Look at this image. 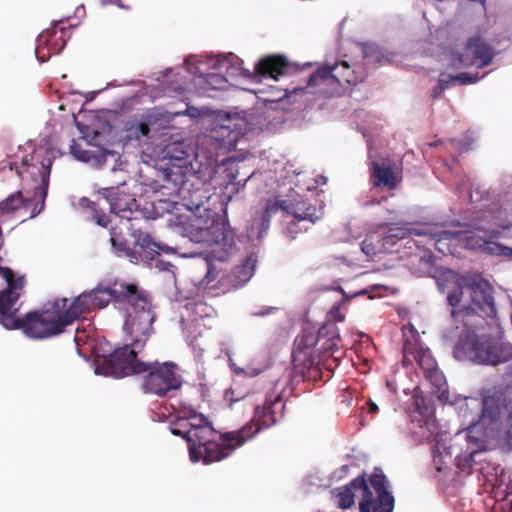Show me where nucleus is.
<instances>
[{
	"label": "nucleus",
	"instance_id": "obj_37",
	"mask_svg": "<svg viewBox=\"0 0 512 512\" xmlns=\"http://www.w3.org/2000/svg\"><path fill=\"white\" fill-rule=\"evenodd\" d=\"M78 204L80 207H83V208H90L93 212V220L96 221V223L99 225V226H102V227H107L108 225V222H109V219L106 215H100L95 207V203L94 202H91L88 198H80L79 201H78Z\"/></svg>",
	"mask_w": 512,
	"mask_h": 512
},
{
	"label": "nucleus",
	"instance_id": "obj_14",
	"mask_svg": "<svg viewBox=\"0 0 512 512\" xmlns=\"http://www.w3.org/2000/svg\"><path fill=\"white\" fill-rule=\"evenodd\" d=\"M360 512H392L394 497L388 491L387 481L382 473H374L360 487Z\"/></svg>",
	"mask_w": 512,
	"mask_h": 512
},
{
	"label": "nucleus",
	"instance_id": "obj_45",
	"mask_svg": "<svg viewBox=\"0 0 512 512\" xmlns=\"http://www.w3.org/2000/svg\"><path fill=\"white\" fill-rule=\"evenodd\" d=\"M369 411L372 413H376L378 411V406L372 401L369 402Z\"/></svg>",
	"mask_w": 512,
	"mask_h": 512
},
{
	"label": "nucleus",
	"instance_id": "obj_9",
	"mask_svg": "<svg viewBox=\"0 0 512 512\" xmlns=\"http://www.w3.org/2000/svg\"><path fill=\"white\" fill-rule=\"evenodd\" d=\"M472 325L464 322L462 326L445 329L443 333L447 340L457 339L453 355L458 361L497 366L512 358L511 343L501 337L480 333Z\"/></svg>",
	"mask_w": 512,
	"mask_h": 512
},
{
	"label": "nucleus",
	"instance_id": "obj_28",
	"mask_svg": "<svg viewBox=\"0 0 512 512\" xmlns=\"http://www.w3.org/2000/svg\"><path fill=\"white\" fill-rule=\"evenodd\" d=\"M421 427L425 428L430 436L435 437L436 440V453L437 457H441L443 453L445 456H452L456 453V456L459 455L458 452L454 450L452 446H446L444 435H442L438 429L437 421L434 417H428L423 421V425Z\"/></svg>",
	"mask_w": 512,
	"mask_h": 512
},
{
	"label": "nucleus",
	"instance_id": "obj_4",
	"mask_svg": "<svg viewBox=\"0 0 512 512\" xmlns=\"http://www.w3.org/2000/svg\"><path fill=\"white\" fill-rule=\"evenodd\" d=\"M190 211L179 233L191 242L205 243L212 248L213 257L225 261L237 251V245L228 221L218 212L205 206L211 199L205 184L191 188L186 195H179Z\"/></svg>",
	"mask_w": 512,
	"mask_h": 512
},
{
	"label": "nucleus",
	"instance_id": "obj_12",
	"mask_svg": "<svg viewBox=\"0 0 512 512\" xmlns=\"http://www.w3.org/2000/svg\"><path fill=\"white\" fill-rule=\"evenodd\" d=\"M278 213L293 215L300 221L307 220L311 223H315L323 215L321 208L305 201L293 204L279 197L268 198L254 210L247 225L245 239L249 246L255 248L258 245L269 229L270 219Z\"/></svg>",
	"mask_w": 512,
	"mask_h": 512
},
{
	"label": "nucleus",
	"instance_id": "obj_19",
	"mask_svg": "<svg viewBox=\"0 0 512 512\" xmlns=\"http://www.w3.org/2000/svg\"><path fill=\"white\" fill-rule=\"evenodd\" d=\"M104 202L109 206L110 212L123 220H132L133 214L138 211L136 200L128 194H117L114 188H103Z\"/></svg>",
	"mask_w": 512,
	"mask_h": 512
},
{
	"label": "nucleus",
	"instance_id": "obj_30",
	"mask_svg": "<svg viewBox=\"0 0 512 512\" xmlns=\"http://www.w3.org/2000/svg\"><path fill=\"white\" fill-rule=\"evenodd\" d=\"M183 308L187 312V316L191 317L192 322L215 315L214 308L202 301H188Z\"/></svg>",
	"mask_w": 512,
	"mask_h": 512
},
{
	"label": "nucleus",
	"instance_id": "obj_41",
	"mask_svg": "<svg viewBox=\"0 0 512 512\" xmlns=\"http://www.w3.org/2000/svg\"><path fill=\"white\" fill-rule=\"evenodd\" d=\"M204 265L206 267V275H205L204 279H202L199 282V286H201V287L208 286L213 280L216 279L215 268L210 267V265L207 262H205Z\"/></svg>",
	"mask_w": 512,
	"mask_h": 512
},
{
	"label": "nucleus",
	"instance_id": "obj_10",
	"mask_svg": "<svg viewBox=\"0 0 512 512\" xmlns=\"http://www.w3.org/2000/svg\"><path fill=\"white\" fill-rule=\"evenodd\" d=\"M491 208L492 202L476 206L471 212L470 217L464 222L463 226L466 230L463 231L448 230L435 224L408 228V233L429 237L435 248L443 254L452 253V245L454 244H461L466 249L483 253L481 249L471 247L470 242L476 239L488 240V233L478 230L474 225V221L477 220L484 223L485 220H490L491 214L489 210Z\"/></svg>",
	"mask_w": 512,
	"mask_h": 512
},
{
	"label": "nucleus",
	"instance_id": "obj_7",
	"mask_svg": "<svg viewBox=\"0 0 512 512\" xmlns=\"http://www.w3.org/2000/svg\"><path fill=\"white\" fill-rule=\"evenodd\" d=\"M92 308H103L113 299L124 317V331L134 347H141L152 333L154 314L146 295L134 284L116 281L111 286L88 292Z\"/></svg>",
	"mask_w": 512,
	"mask_h": 512
},
{
	"label": "nucleus",
	"instance_id": "obj_49",
	"mask_svg": "<svg viewBox=\"0 0 512 512\" xmlns=\"http://www.w3.org/2000/svg\"><path fill=\"white\" fill-rule=\"evenodd\" d=\"M341 470L346 473V471L348 470V466L347 465H343L341 467Z\"/></svg>",
	"mask_w": 512,
	"mask_h": 512
},
{
	"label": "nucleus",
	"instance_id": "obj_2",
	"mask_svg": "<svg viewBox=\"0 0 512 512\" xmlns=\"http://www.w3.org/2000/svg\"><path fill=\"white\" fill-rule=\"evenodd\" d=\"M243 119L218 112L209 131L196 140L186 139L168 143L163 149L165 167L163 178L171 182L178 195H186L191 188L205 184V170L209 169L212 159L220 153L235 148L240 137L246 131Z\"/></svg>",
	"mask_w": 512,
	"mask_h": 512
},
{
	"label": "nucleus",
	"instance_id": "obj_42",
	"mask_svg": "<svg viewBox=\"0 0 512 512\" xmlns=\"http://www.w3.org/2000/svg\"><path fill=\"white\" fill-rule=\"evenodd\" d=\"M88 334L85 330H80L78 327L75 332L74 341L77 347H79L82 343L85 342Z\"/></svg>",
	"mask_w": 512,
	"mask_h": 512
},
{
	"label": "nucleus",
	"instance_id": "obj_15",
	"mask_svg": "<svg viewBox=\"0 0 512 512\" xmlns=\"http://www.w3.org/2000/svg\"><path fill=\"white\" fill-rule=\"evenodd\" d=\"M135 241V249L138 251V256H140V262H145L148 265L155 264V267L160 271L167 270L168 266H171L168 263H164L160 261L158 258H155V255H158L159 251H163L165 253H178L182 257H194L197 253H182L179 251L178 247H172L167 244H161L154 242L149 234L143 231H137L133 234Z\"/></svg>",
	"mask_w": 512,
	"mask_h": 512
},
{
	"label": "nucleus",
	"instance_id": "obj_39",
	"mask_svg": "<svg viewBox=\"0 0 512 512\" xmlns=\"http://www.w3.org/2000/svg\"><path fill=\"white\" fill-rule=\"evenodd\" d=\"M177 76H178V73H176L173 69H169L166 71L165 75L163 76L164 77L163 82H170L169 83L170 89L172 91H176L180 94L182 90L186 89V86L183 82L182 77L180 79L176 78L175 80L170 81V79L172 77H177Z\"/></svg>",
	"mask_w": 512,
	"mask_h": 512
},
{
	"label": "nucleus",
	"instance_id": "obj_31",
	"mask_svg": "<svg viewBox=\"0 0 512 512\" xmlns=\"http://www.w3.org/2000/svg\"><path fill=\"white\" fill-rule=\"evenodd\" d=\"M229 365L236 375L247 377H256L266 369V365L261 363L257 358L251 359L250 362L244 366L237 365L229 358Z\"/></svg>",
	"mask_w": 512,
	"mask_h": 512
},
{
	"label": "nucleus",
	"instance_id": "obj_6",
	"mask_svg": "<svg viewBox=\"0 0 512 512\" xmlns=\"http://www.w3.org/2000/svg\"><path fill=\"white\" fill-rule=\"evenodd\" d=\"M0 276L7 283V288L0 291V323L6 329H22L27 337L34 339L48 338L64 330L66 324L60 308L66 307V298L56 300L52 309L29 313L20 319L15 306L25 286L24 277L16 276L9 268H0Z\"/></svg>",
	"mask_w": 512,
	"mask_h": 512
},
{
	"label": "nucleus",
	"instance_id": "obj_44",
	"mask_svg": "<svg viewBox=\"0 0 512 512\" xmlns=\"http://www.w3.org/2000/svg\"><path fill=\"white\" fill-rule=\"evenodd\" d=\"M103 4H114L117 5L119 8H124V6L121 4L120 0H102Z\"/></svg>",
	"mask_w": 512,
	"mask_h": 512
},
{
	"label": "nucleus",
	"instance_id": "obj_25",
	"mask_svg": "<svg viewBox=\"0 0 512 512\" xmlns=\"http://www.w3.org/2000/svg\"><path fill=\"white\" fill-rule=\"evenodd\" d=\"M365 479L357 477L347 486L338 488L334 491V499L337 506L341 509H348L355 503V498H361L360 487H364Z\"/></svg>",
	"mask_w": 512,
	"mask_h": 512
},
{
	"label": "nucleus",
	"instance_id": "obj_29",
	"mask_svg": "<svg viewBox=\"0 0 512 512\" xmlns=\"http://www.w3.org/2000/svg\"><path fill=\"white\" fill-rule=\"evenodd\" d=\"M257 264V253L252 250L244 262L238 266L232 275V283L234 286H242L253 276Z\"/></svg>",
	"mask_w": 512,
	"mask_h": 512
},
{
	"label": "nucleus",
	"instance_id": "obj_36",
	"mask_svg": "<svg viewBox=\"0 0 512 512\" xmlns=\"http://www.w3.org/2000/svg\"><path fill=\"white\" fill-rule=\"evenodd\" d=\"M472 186L468 183L467 179L462 180L457 184V191L462 196L464 193H468V196L472 203H476L478 201H481L484 199V196L486 195L488 197V193L485 191L480 190L479 188L472 189L471 191H468Z\"/></svg>",
	"mask_w": 512,
	"mask_h": 512
},
{
	"label": "nucleus",
	"instance_id": "obj_17",
	"mask_svg": "<svg viewBox=\"0 0 512 512\" xmlns=\"http://www.w3.org/2000/svg\"><path fill=\"white\" fill-rule=\"evenodd\" d=\"M73 157L79 161L89 164L92 167L109 166L115 174H123L120 167V155L118 152L103 149L100 147L84 148L79 143H73L70 149Z\"/></svg>",
	"mask_w": 512,
	"mask_h": 512
},
{
	"label": "nucleus",
	"instance_id": "obj_20",
	"mask_svg": "<svg viewBox=\"0 0 512 512\" xmlns=\"http://www.w3.org/2000/svg\"><path fill=\"white\" fill-rule=\"evenodd\" d=\"M320 350H323L322 355L317 357H310L308 364H305L308 370L309 377H316V373L320 371L321 365H323L328 371L332 369V363H335L338 357L335 353L340 351V339L333 337L328 340H322L320 343Z\"/></svg>",
	"mask_w": 512,
	"mask_h": 512
},
{
	"label": "nucleus",
	"instance_id": "obj_40",
	"mask_svg": "<svg viewBox=\"0 0 512 512\" xmlns=\"http://www.w3.org/2000/svg\"><path fill=\"white\" fill-rule=\"evenodd\" d=\"M495 446H500L503 449L512 450V412L509 416V423L502 433V437L499 438Z\"/></svg>",
	"mask_w": 512,
	"mask_h": 512
},
{
	"label": "nucleus",
	"instance_id": "obj_3",
	"mask_svg": "<svg viewBox=\"0 0 512 512\" xmlns=\"http://www.w3.org/2000/svg\"><path fill=\"white\" fill-rule=\"evenodd\" d=\"M283 408L280 396L263 406H256L251 421L238 431L222 434L220 443L214 440V430L207 419L191 409L177 419L171 427V433L187 440L192 462L202 460L204 464H210L230 456L237 447L253 438L260 430L275 424L277 410Z\"/></svg>",
	"mask_w": 512,
	"mask_h": 512
},
{
	"label": "nucleus",
	"instance_id": "obj_24",
	"mask_svg": "<svg viewBox=\"0 0 512 512\" xmlns=\"http://www.w3.org/2000/svg\"><path fill=\"white\" fill-rule=\"evenodd\" d=\"M404 360H415L423 371L431 370L437 365L430 349L418 341L407 340L403 345Z\"/></svg>",
	"mask_w": 512,
	"mask_h": 512
},
{
	"label": "nucleus",
	"instance_id": "obj_33",
	"mask_svg": "<svg viewBox=\"0 0 512 512\" xmlns=\"http://www.w3.org/2000/svg\"><path fill=\"white\" fill-rule=\"evenodd\" d=\"M322 340V337L316 339L315 336L312 334L305 335L300 339L297 338L295 341L296 349L293 354L294 362L297 363L299 361L304 360L308 356V352L306 350L309 349L314 344L320 345Z\"/></svg>",
	"mask_w": 512,
	"mask_h": 512
},
{
	"label": "nucleus",
	"instance_id": "obj_32",
	"mask_svg": "<svg viewBox=\"0 0 512 512\" xmlns=\"http://www.w3.org/2000/svg\"><path fill=\"white\" fill-rule=\"evenodd\" d=\"M126 138L128 140H138L140 141L142 138H146L149 134V119L137 120L133 119L128 121L125 125Z\"/></svg>",
	"mask_w": 512,
	"mask_h": 512
},
{
	"label": "nucleus",
	"instance_id": "obj_43",
	"mask_svg": "<svg viewBox=\"0 0 512 512\" xmlns=\"http://www.w3.org/2000/svg\"><path fill=\"white\" fill-rule=\"evenodd\" d=\"M75 15L77 18H83L85 16L84 6H79L75 10Z\"/></svg>",
	"mask_w": 512,
	"mask_h": 512
},
{
	"label": "nucleus",
	"instance_id": "obj_27",
	"mask_svg": "<svg viewBox=\"0 0 512 512\" xmlns=\"http://www.w3.org/2000/svg\"><path fill=\"white\" fill-rule=\"evenodd\" d=\"M484 74L481 76H478V74L473 73H459L457 75H451V74H445L442 73L439 77L438 85L433 90V96L440 97L442 92L449 87L450 84L452 85H466L477 82L479 79L483 78Z\"/></svg>",
	"mask_w": 512,
	"mask_h": 512
},
{
	"label": "nucleus",
	"instance_id": "obj_8",
	"mask_svg": "<svg viewBox=\"0 0 512 512\" xmlns=\"http://www.w3.org/2000/svg\"><path fill=\"white\" fill-rule=\"evenodd\" d=\"M134 347V341L123 347L116 348L112 354L103 360L102 364L95 366L96 375L114 376L121 378L129 375H137L145 372L149 374L144 380L146 392L159 396L180 387L179 376L175 373L173 363H163L152 367L151 364L137 358V353L144 347Z\"/></svg>",
	"mask_w": 512,
	"mask_h": 512
},
{
	"label": "nucleus",
	"instance_id": "obj_21",
	"mask_svg": "<svg viewBox=\"0 0 512 512\" xmlns=\"http://www.w3.org/2000/svg\"><path fill=\"white\" fill-rule=\"evenodd\" d=\"M371 180L374 186L385 187L388 189L395 188L397 184V176L393 161L389 158H378L372 160Z\"/></svg>",
	"mask_w": 512,
	"mask_h": 512
},
{
	"label": "nucleus",
	"instance_id": "obj_38",
	"mask_svg": "<svg viewBox=\"0 0 512 512\" xmlns=\"http://www.w3.org/2000/svg\"><path fill=\"white\" fill-rule=\"evenodd\" d=\"M204 112L196 107L193 106H186L185 110H177V111H167L163 117H165L167 120H172L176 116L180 115H188L191 118H198L201 117Z\"/></svg>",
	"mask_w": 512,
	"mask_h": 512
},
{
	"label": "nucleus",
	"instance_id": "obj_48",
	"mask_svg": "<svg viewBox=\"0 0 512 512\" xmlns=\"http://www.w3.org/2000/svg\"><path fill=\"white\" fill-rule=\"evenodd\" d=\"M320 180H321V184H325L326 183V178L325 177L321 176ZM317 183H320V181H317Z\"/></svg>",
	"mask_w": 512,
	"mask_h": 512
},
{
	"label": "nucleus",
	"instance_id": "obj_22",
	"mask_svg": "<svg viewBox=\"0 0 512 512\" xmlns=\"http://www.w3.org/2000/svg\"><path fill=\"white\" fill-rule=\"evenodd\" d=\"M59 33L60 35L57 36L58 30L55 25L53 28L46 29L38 36V45L35 51L38 60L41 62L46 61V55L42 53L46 46L48 51L54 54H58L63 49L66 43L64 28H60Z\"/></svg>",
	"mask_w": 512,
	"mask_h": 512
},
{
	"label": "nucleus",
	"instance_id": "obj_47",
	"mask_svg": "<svg viewBox=\"0 0 512 512\" xmlns=\"http://www.w3.org/2000/svg\"><path fill=\"white\" fill-rule=\"evenodd\" d=\"M118 185H123L124 184V177H120L118 182H117Z\"/></svg>",
	"mask_w": 512,
	"mask_h": 512
},
{
	"label": "nucleus",
	"instance_id": "obj_23",
	"mask_svg": "<svg viewBox=\"0 0 512 512\" xmlns=\"http://www.w3.org/2000/svg\"><path fill=\"white\" fill-rule=\"evenodd\" d=\"M407 234L408 228L406 227H391L389 228L387 235L383 237L381 245L379 243L375 245L371 238H366L361 244V251L368 258H372L378 252L395 245L398 240L403 239Z\"/></svg>",
	"mask_w": 512,
	"mask_h": 512
},
{
	"label": "nucleus",
	"instance_id": "obj_34",
	"mask_svg": "<svg viewBox=\"0 0 512 512\" xmlns=\"http://www.w3.org/2000/svg\"><path fill=\"white\" fill-rule=\"evenodd\" d=\"M425 377L434 385L441 393L440 397L445 395L446 379L443 373L439 370L438 366L435 365L431 370L424 371Z\"/></svg>",
	"mask_w": 512,
	"mask_h": 512
},
{
	"label": "nucleus",
	"instance_id": "obj_13",
	"mask_svg": "<svg viewBox=\"0 0 512 512\" xmlns=\"http://www.w3.org/2000/svg\"><path fill=\"white\" fill-rule=\"evenodd\" d=\"M490 220L483 222L474 221L475 227L480 231L488 233V240L476 239L470 242V246L483 251V254L489 256H503L512 259V248L505 246L497 241L503 235L512 237V220L509 218L507 208H503L499 203L492 202V208L489 210Z\"/></svg>",
	"mask_w": 512,
	"mask_h": 512
},
{
	"label": "nucleus",
	"instance_id": "obj_5",
	"mask_svg": "<svg viewBox=\"0 0 512 512\" xmlns=\"http://www.w3.org/2000/svg\"><path fill=\"white\" fill-rule=\"evenodd\" d=\"M451 404L465 430L458 431L456 439L465 438L483 446L497 444L512 412V399L504 391H495L483 398L457 396Z\"/></svg>",
	"mask_w": 512,
	"mask_h": 512
},
{
	"label": "nucleus",
	"instance_id": "obj_11",
	"mask_svg": "<svg viewBox=\"0 0 512 512\" xmlns=\"http://www.w3.org/2000/svg\"><path fill=\"white\" fill-rule=\"evenodd\" d=\"M449 305L452 307L451 316L457 321L463 318L464 322L476 324L470 320L477 313L487 317L496 314L492 288L490 284L476 277H463L457 281V287L447 295Z\"/></svg>",
	"mask_w": 512,
	"mask_h": 512
},
{
	"label": "nucleus",
	"instance_id": "obj_50",
	"mask_svg": "<svg viewBox=\"0 0 512 512\" xmlns=\"http://www.w3.org/2000/svg\"><path fill=\"white\" fill-rule=\"evenodd\" d=\"M439 288L444 292V287L441 284H439Z\"/></svg>",
	"mask_w": 512,
	"mask_h": 512
},
{
	"label": "nucleus",
	"instance_id": "obj_1",
	"mask_svg": "<svg viewBox=\"0 0 512 512\" xmlns=\"http://www.w3.org/2000/svg\"><path fill=\"white\" fill-rule=\"evenodd\" d=\"M187 72L193 76V84L201 94L210 91L226 90L229 86H243L245 80L254 82H267L271 88V98L275 102L289 98L299 93H310L319 96L340 95L346 84H356L364 80L365 75L351 68L347 61L326 63L319 67L309 78L305 88L289 86L285 88L274 87L272 82H278L293 70L292 65L282 56H267L261 59L254 68V72L243 67V61L233 53L218 55H190L185 59Z\"/></svg>",
	"mask_w": 512,
	"mask_h": 512
},
{
	"label": "nucleus",
	"instance_id": "obj_35",
	"mask_svg": "<svg viewBox=\"0 0 512 512\" xmlns=\"http://www.w3.org/2000/svg\"><path fill=\"white\" fill-rule=\"evenodd\" d=\"M112 246L118 250L119 252L124 253L126 257L129 258V261L133 264L140 263V256H138V251L135 248H129L126 246V243L121 239L115 237L113 234L111 236Z\"/></svg>",
	"mask_w": 512,
	"mask_h": 512
},
{
	"label": "nucleus",
	"instance_id": "obj_16",
	"mask_svg": "<svg viewBox=\"0 0 512 512\" xmlns=\"http://www.w3.org/2000/svg\"><path fill=\"white\" fill-rule=\"evenodd\" d=\"M493 56L494 52L486 42L480 38H472L463 52L451 53V64L457 69L471 66L482 68L491 63Z\"/></svg>",
	"mask_w": 512,
	"mask_h": 512
},
{
	"label": "nucleus",
	"instance_id": "obj_46",
	"mask_svg": "<svg viewBox=\"0 0 512 512\" xmlns=\"http://www.w3.org/2000/svg\"><path fill=\"white\" fill-rule=\"evenodd\" d=\"M184 317H185L184 312H181V322H182V325H184V324H185V321H189V319L185 320V318H184Z\"/></svg>",
	"mask_w": 512,
	"mask_h": 512
},
{
	"label": "nucleus",
	"instance_id": "obj_18",
	"mask_svg": "<svg viewBox=\"0 0 512 512\" xmlns=\"http://www.w3.org/2000/svg\"><path fill=\"white\" fill-rule=\"evenodd\" d=\"M214 159H212L209 169L205 170V167H203L205 179L202 177L201 180L205 182V187L210 190L211 195L213 194L212 190L217 188L227 189L229 186L234 185L238 173L234 162L227 160L214 166Z\"/></svg>",
	"mask_w": 512,
	"mask_h": 512
},
{
	"label": "nucleus",
	"instance_id": "obj_26",
	"mask_svg": "<svg viewBox=\"0 0 512 512\" xmlns=\"http://www.w3.org/2000/svg\"><path fill=\"white\" fill-rule=\"evenodd\" d=\"M67 304L65 308H60L61 317L64 318L66 326L78 319L82 314L90 311L92 308L88 292L79 295L75 300Z\"/></svg>",
	"mask_w": 512,
	"mask_h": 512
}]
</instances>
